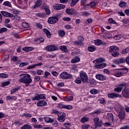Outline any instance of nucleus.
Segmentation results:
<instances>
[{"label": "nucleus", "instance_id": "nucleus-1", "mask_svg": "<svg viewBox=\"0 0 129 129\" xmlns=\"http://www.w3.org/2000/svg\"><path fill=\"white\" fill-rule=\"evenodd\" d=\"M128 72V69L126 67H124L123 68L114 70L113 71V75L116 77H121L123 76V74H125Z\"/></svg>", "mask_w": 129, "mask_h": 129}, {"label": "nucleus", "instance_id": "nucleus-2", "mask_svg": "<svg viewBox=\"0 0 129 129\" xmlns=\"http://www.w3.org/2000/svg\"><path fill=\"white\" fill-rule=\"evenodd\" d=\"M21 76H22V78L19 79L20 82L24 84H30L33 82V80L31 79V75L29 74H22Z\"/></svg>", "mask_w": 129, "mask_h": 129}, {"label": "nucleus", "instance_id": "nucleus-3", "mask_svg": "<svg viewBox=\"0 0 129 129\" xmlns=\"http://www.w3.org/2000/svg\"><path fill=\"white\" fill-rule=\"evenodd\" d=\"M57 116H58V120L59 122H64L65 121V118L66 117V113L64 112H58Z\"/></svg>", "mask_w": 129, "mask_h": 129}, {"label": "nucleus", "instance_id": "nucleus-4", "mask_svg": "<svg viewBox=\"0 0 129 129\" xmlns=\"http://www.w3.org/2000/svg\"><path fill=\"white\" fill-rule=\"evenodd\" d=\"M80 76L83 83H87V82H88V76L86 73L81 71L80 74Z\"/></svg>", "mask_w": 129, "mask_h": 129}, {"label": "nucleus", "instance_id": "nucleus-5", "mask_svg": "<svg viewBox=\"0 0 129 129\" xmlns=\"http://www.w3.org/2000/svg\"><path fill=\"white\" fill-rule=\"evenodd\" d=\"M59 76L61 79H64V80H67V79L71 80L73 78V76H72V75L69 74H68V73L66 72L61 73L59 75Z\"/></svg>", "mask_w": 129, "mask_h": 129}, {"label": "nucleus", "instance_id": "nucleus-6", "mask_svg": "<svg viewBox=\"0 0 129 129\" xmlns=\"http://www.w3.org/2000/svg\"><path fill=\"white\" fill-rule=\"evenodd\" d=\"M93 121L96 128H97V127H101V126H102V120H99V118H98V117L94 118Z\"/></svg>", "mask_w": 129, "mask_h": 129}, {"label": "nucleus", "instance_id": "nucleus-7", "mask_svg": "<svg viewBox=\"0 0 129 129\" xmlns=\"http://www.w3.org/2000/svg\"><path fill=\"white\" fill-rule=\"evenodd\" d=\"M122 95L124 98H129V85H126L122 90Z\"/></svg>", "mask_w": 129, "mask_h": 129}, {"label": "nucleus", "instance_id": "nucleus-8", "mask_svg": "<svg viewBox=\"0 0 129 129\" xmlns=\"http://www.w3.org/2000/svg\"><path fill=\"white\" fill-rule=\"evenodd\" d=\"M126 85V83L125 82L116 85L115 88L114 89V91H115V92H120L121 91H122L123 87H124Z\"/></svg>", "mask_w": 129, "mask_h": 129}, {"label": "nucleus", "instance_id": "nucleus-9", "mask_svg": "<svg viewBox=\"0 0 129 129\" xmlns=\"http://www.w3.org/2000/svg\"><path fill=\"white\" fill-rule=\"evenodd\" d=\"M58 21H59V18L57 16H52L51 17L48 18L47 22L48 24H50L51 25H54L56 24Z\"/></svg>", "mask_w": 129, "mask_h": 129}, {"label": "nucleus", "instance_id": "nucleus-10", "mask_svg": "<svg viewBox=\"0 0 129 129\" xmlns=\"http://www.w3.org/2000/svg\"><path fill=\"white\" fill-rule=\"evenodd\" d=\"M46 51H48V52L54 51H57L58 47L55 44L48 45L45 47Z\"/></svg>", "mask_w": 129, "mask_h": 129}, {"label": "nucleus", "instance_id": "nucleus-11", "mask_svg": "<svg viewBox=\"0 0 129 129\" xmlns=\"http://www.w3.org/2000/svg\"><path fill=\"white\" fill-rule=\"evenodd\" d=\"M40 66H43V62H39L38 63L32 64L30 66H29L27 69V70H30L31 69H34V68H36V67H40Z\"/></svg>", "mask_w": 129, "mask_h": 129}, {"label": "nucleus", "instance_id": "nucleus-12", "mask_svg": "<svg viewBox=\"0 0 129 129\" xmlns=\"http://www.w3.org/2000/svg\"><path fill=\"white\" fill-rule=\"evenodd\" d=\"M66 13L68 15H70L71 16H73V15H75L76 14V10L72 8V9H69L67 8L66 10Z\"/></svg>", "mask_w": 129, "mask_h": 129}, {"label": "nucleus", "instance_id": "nucleus-13", "mask_svg": "<svg viewBox=\"0 0 129 129\" xmlns=\"http://www.w3.org/2000/svg\"><path fill=\"white\" fill-rule=\"evenodd\" d=\"M48 103L45 100H39L37 103V106L39 107H42V106H46Z\"/></svg>", "mask_w": 129, "mask_h": 129}, {"label": "nucleus", "instance_id": "nucleus-14", "mask_svg": "<svg viewBox=\"0 0 129 129\" xmlns=\"http://www.w3.org/2000/svg\"><path fill=\"white\" fill-rule=\"evenodd\" d=\"M95 77L96 79L100 80V81H104L106 80V77L101 74H96Z\"/></svg>", "mask_w": 129, "mask_h": 129}, {"label": "nucleus", "instance_id": "nucleus-15", "mask_svg": "<svg viewBox=\"0 0 129 129\" xmlns=\"http://www.w3.org/2000/svg\"><path fill=\"white\" fill-rule=\"evenodd\" d=\"M113 63L116 65H119V64H122V63L125 62V59L124 58H120L119 59H114L113 61Z\"/></svg>", "mask_w": 129, "mask_h": 129}, {"label": "nucleus", "instance_id": "nucleus-16", "mask_svg": "<svg viewBox=\"0 0 129 129\" xmlns=\"http://www.w3.org/2000/svg\"><path fill=\"white\" fill-rule=\"evenodd\" d=\"M42 9L45 11L46 14L47 16H49L51 14V10H50V7L48 5H43Z\"/></svg>", "mask_w": 129, "mask_h": 129}, {"label": "nucleus", "instance_id": "nucleus-17", "mask_svg": "<svg viewBox=\"0 0 129 129\" xmlns=\"http://www.w3.org/2000/svg\"><path fill=\"white\" fill-rule=\"evenodd\" d=\"M1 14H2L3 17H7V18H13L14 15L6 11H1Z\"/></svg>", "mask_w": 129, "mask_h": 129}, {"label": "nucleus", "instance_id": "nucleus-18", "mask_svg": "<svg viewBox=\"0 0 129 129\" xmlns=\"http://www.w3.org/2000/svg\"><path fill=\"white\" fill-rule=\"evenodd\" d=\"M65 8H66L65 5L56 4L54 9V10H56V11H60V10H61V9H65Z\"/></svg>", "mask_w": 129, "mask_h": 129}, {"label": "nucleus", "instance_id": "nucleus-19", "mask_svg": "<svg viewBox=\"0 0 129 129\" xmlns=\"http://www.w3.org/2000/svg\"><path fill=\"white\" fill-rule=\"evenodd\" d=\"M42 3H43V0H37L35 4L32 6V9L40 8L42 6Z\"/></svg>", "mask_w": 129, "mask_h": 129}, {"label": "nucleus", "instance_id": "nucleus-20", "mask_svg": "<svg viewBox=\"0 0 129 129\" xmlns=\"http://www.w3.org/2000/svg\"><path fill=\"white\" fill-rule=\"evenodd\" d=\"M107 97L108 98H111L112 99H113V98L119 97V95L115 93H109L107 94Z\"/></svg>", "mask_w": 129, "mask_h": 129}, {"label": "nucleus", "instance_id": "nucleus-21", "mask_svg": "<svg viewBox=\"0 0 129 129\" xmlns=\"http://www.w3.org/2000/svg\"><path fill=\"white\" fill-rule=\"evenodd\" d=\"M114 109L116 112H117L118 114L124 111L123 110H122V107H121L120 105H116Z\"/></svg>", "mask_w": 129, "mask_h": 129}, {"label": "nucleus", "instance_id": "nucleus-22", "mask_svg": "<svg viewBox=\"0 0 129 129\" xmlns=\"http://www.w3.org/2000/svg\"><path fill=\"white\" fill-rule=\"evenodd\" d=\"M107 118L109 122H113V114L112 113H107Z\"/></svg>", "mask_w": 129, "mask_h": 129}, {"label": "nucleus", "instance_id": "nucleus-23", "mask_svg": "<svg viewBox=\"0 0 129 129\" xmlns=\"http://www.w3.org/2000/svg\"><path fill=\"white\" fill-rule=\"evenodd\" d=\"M11 60L13 61V62H16V64L18 65V64H20V62H21V60H18V56L16 55H13L11 56Z\"/></svg>", "mask_w": 129, "mask_h": 129}, {"label": "nucleus", "instance_id": "nucleus-24", "mask_svg": "<svg viewBox=\"0 0 129 129\" xmlns=\"http://www.w3.org/2000/svg\"><path fill=\"white\" fill-rule=\"evenodd\" d=\"M125 116V112L124 111L118 114V117L120 120H123Z\"/></svg>", "mask_w": 129, "mask_h": 129}, {"label": "nucleus", "instance_id": "nucleus-25", "mask_svg": "<svg viewBox=\"0 0 129 129\" xmlns=\"http://www.w3.org/2000/svg\"><path fill=\"white\" fill-rule=\"evenodd\" d=\"M71 62L72 64L78 63V62H80V58L78 56H76L75 58L71 59Z\"/></svg>", "mask_w": 129, "mask_h": 129}, {"label": "nucleus", "instance_id": "nucleus-26", "mask_svg": "<svg viewBox=\"0 0 129 129\" xmlns=\"http://www.w3.org/2000/svg\"><path fill=\"white\" fill-rule=\"evenodd\" d=\"M106 66V63H103L101 64H96L94 65V67L95 68H97L98 69H102V68H104Z\"/></svg>", "mask_w": 129, "mask_h": 129}, {"label": "nucleus", "instance_id": "nucleus-27", "mask_svg": "<svg viewBox=\"0 0 129 129\" xmlns=\"http://www.w3.org/2000/svg\"><path fill=\"white\" fill-rule=\"evenodd\" d=\"M118 47L115 46H112L109 47V52L110 53H113V52H115L116 51H118Z\"/></svg>", "mask_w": 129, "mask_h": 129}, {"label": "nucleus", "instance_id": "nucleus-28", "mask_svg": "<svg viewBox=\"0 0 129 129\" xmlns=\"http://www.w3.org/2000/svg\"><path fill=\"white\" fill-rule=\"evenodd\" d=\"M43 32L46 34L47 38H48V39H50V38H51V32H50V31H49V30L47 29L46 28H44Z\"/></svg>", "mask_w": 129, "mask_h": 129}, {"label": "nucleus", "instance_id": "nucleus-29", "mask_svg": "<svg viewBox=\"0 0 129 129\" xmlns=\"http://www.w3.org/2000/svg\"><path fill=\"white\" fill-rule=\"evenodd\" d=\"M87 50L89 52H94L96 51V47L94 45H90L88 47Z\"/></svg>", "mask_w": 129, "mask_h": 129}, {"label": "nucleus", "instance_id": "nucleus-30", "mask_svg": "<svg viewBox=\"0 0 129 129\" xmlns=\"http://www.w3.org/2000/svg\"><path fill=\"white\" fill-rule=\"evenodd\" d=\"M44 120L46 122H47V123H51V122H54V119L49 117H45Z\"/></svg>", "mask_w": 129, "mask_h": 129}, {"label": "nucleus", "instance_id": "nucleus-31", "mask_svg": "<svg viewBox=\"0 0 129 129\" xmlns=\"http://www.w3.org/2000/svg\"><path fill=\"white\" fill-rule=\"evenodd\" d=\"M34 47H24L22 48L23 51L24 52H31L34 50Z\"/></svg>", "mask_w": 129, "mask_h": 129}, {"label": "nucleus", "instance_id": "nucleus-32", "mask_svg": "<svg viewBox=\"0 0 129 129\" xmlns=\"http://www.w3.org/2000/svg\"><path fill=\"white\" fill-rule=\"evenodd\" d=\"M94 44L96 46H100L103 44V42L100 39H96L94 41Z\"/></svg>", "mask_w": 129, "mask_h": 129}, {"label": "nucleus", "instance_id": "nucleus-33", "mask_svg": "<svg viewBox=\"0 0 129 129\" xmlns=\"http://www.w3.org/2000/svg\"><path fill=\"white\" fill-rule=\"evenodd\" d=\"M59 50H61L63 53H67V52H68V50H67V47L65 45L60 46Z\"/></svg>", "mask_w": 129, "mask_h": 129}, {"label": "nucleus", "instance_id": "nucleus-34", "mask_svg": "<svg viewBox=\"0 0 129 129\" xmlns=\"http://www.w3.org/2000/svg\"><path fill=\"white\" fill-rule=\"evenodd\" d=\"M32 100L35 101V100L40 101V94H35L34 97L32 98Z\"/></svg>", "mask_w": 129, "mask_h": 129}, {"label": "nucleus", "instance_id": "nucleus-35", "mask_svg": "<svg viewBox=\"0 0 129 129\" xmlns=\"http://www.w3.org/2000/svg\"><path fill=\"white\" fill-rule=\"evenodd\" d=\"M105 61V59L102 57H100L99 59H97L96 60H94V63H102V62H104Z\"/></svg>", "mask_w": 129, "mask_h": 129}, {"label": "nucleus", "instance_id": "nucleus-36", "mask_svg": "<svg viewBox=\"0 0 129 129\" xmlns=\"http://www.w3.org/2000/svg\"><path fill=\"white\" fill-rule=\"evenodd\" d=\"M89 120V118L87 117H83L81 119V122L82 123H85V122H87Z\"/></svg>", "mask_w": 129, "mask_h": 129}, {"label": "nucleus", "instance_id": "nucleus-37", "mask_svg": "<svg viewBox=\"0 0 129 129\" xmlns=\"http://www.w3.org/2000/svg\"><path fill=\"white\" fill-rule=\"evenodd\" d=\"M58 34L59 37H64L65 36V31L64 30H58Z\"/></svg>", "mask_w": 129, "mask_h": 129}, {"label": "nucleus", "instance_id": "nucleus-38", "mask_svg": "<svg viewBox=\"0 0 129 129\" xmlns=\"http://www.w3.org/2000/svg\"><path fill=\"white\" fill-rule=\"evenodd\" d=\"M38 41H39L40 43H43V42H45V39L43 37H38L35 39V42H38Z\"/></svg>", "mask_w": 129, "mask_h": 129}, {"label": "nucleus", "instance_id": "nucleus-39", "mask_svg": "<svg viewBox=\"0 0 129 129\" xmlns=\"http://www.w3.org/2000/svg\"><path fill=\"white\" fill-rule=\"evenodd\" d=\"M89 83H90L91 85H94L95 83H96V81L93 78H90L89 80Z\"/></svg>", "mask_w": 129, "mask_h": 129}, {"label": "nucleus", "instance_id": "nucleus-40", "mask_svg": "<svg viewBox=\"0 0 129 129\" xmlns=\"http://www.w3.org/2000/svg\"><path fill=\"white\" fill-rule=\"evenodd\" d=\"M10 84H11V81H8L7 82L2 83V87H6V86H8L10 85Z\"/></svg>", "mask_w": 129, "mask_h": 129}, {"label": "nucleus", "instance_id": "nucleus-41", "mask_svg": "<svg viewBox=\"0 0 129 129\" xmlns=\"http://www.w3.org/2000/svg\"><path fill=\"white\" fill-rule=\"evenodd\" d=\"M111 55L113 56V57H118L119 55V53H118V50H116L112 53H111Z\"/></svg>", "mask_w": 129, "mask_h": 129}, {"label": "nucleus", "instance_id": "nucleus-42", "mask_svg": "<svg viewBox=\"0 0 129 129\" xmlns=\"http://www.w3.org/2000/svg\"><path fill=\"white\" fill-rule=\"evenodd\" d=\"M21 129H32L31 125L26 124L24 125Z\"/></svg>", "mask_w": 129, "mask_h": 129}, {"label": "nucleus", "instance_id": "nucleus-43", "mask_svg": "<svg viewBox=\"0 0 129 129\" xmlns=\"http://www.w3.org/2000/svg\"><path fill=\"white\" fill-rule=\"evenodd\" d=\"M90 92L91 94H98V93H99V91L97 89H94L91 90Z\"/></svg>", "mask_w": 129, "mask_h": 129}, {"label": "nucleus", "instance_id": "nucleus-44", "mask_svg": "<svg viewBox=\"0 0 129 129\" xmlns=\"http://www.w3.org/2000/svg\"><path fill=\"white\" fill-rule=\"evenodd\" d=\"M64 109H68V110H71L73 109V106L71 105H65Z\"/></svg>", "mask_w": 129, "mask_h": 129}, {"label": "nucleus", "instance_id": "nucleus-45", "mask_svg": "<svg viewBox=\"0 0 129 129\" xmlns=\"http://www.w3.org/2000/svg\"><path fill=\"white\" fill-rule=\"evenodd\" d=\"M119 7L120 8H124L126 7V3L123 1H121L119 4Z\"/></svg>", "mask_w": 129, "mask_h": 129}, {"label": "nucleus", "instance_id": "nucleus-46", "mask_svg": "<svg viewBox=\"0 0 129 129\" xmlns=\"http://www.w3.org/2000/svg\"><path fill=\"white\" fill-rule=\"evenodd\" d=\"M3 6H5L6 7H9V8H12V4L9 1H5L3 3Z\"/></svg>", "mask_w": 129, "mask_h": 129}, {"label": "nucleus", "instance_id": "nucleus-47", "mask_svg": "<svg viewBox=\"0 0 129 129\" xmlns=\"http://www.w3.org/2000/svg\"><path fill=\"white\" fill-rule=\"evenodd\" d=\"M79 2V0H72V2L71 3V7H74V6H75V5H76Z\"/></svg>", "mask_w": 129, "mask_h": 129}, {"label": "nucleus", "instance_id": "nucleus-48", "mask_svg": "<svg viewBox=\"0 0 129 129\" xmlns=\"http://www.w3.org/2000/svg\"><path fill=\"white\" fill-rule=\"evenodd\" d=\"M22 26L23 27V28H29L30 24H29V23L26 22H23L22 24Z\"/></svg>", "mask_w": 129, "mask_h": 129}, {"label": "nucleus", "instance_id": "nucleus-49", "mask_svg": "<svg viewBox=\"0 0 129 129\" xmlns=\"http://www.w3.org/2000/svg\"><path fill=\"white\" fill-rule=\"evenodd\" d=\"M108 21L109 24H113L114 25H116V22H115V21H114V20L111 18H109Z\"/></svg>", "mask_w": 129, "mask_h": 129}, {"label": "nucleus", "instance_id": "nucleus-50", "mask_svg": "<svg viewBox=\"0 0 129 129\" xmlns=\"http://www.w3.org/2000/svg\"><path fill=\"white\" fill-rule=\"evenodd\" d=\"M29 63L27 61L26 62H21L19 65V67H21L22 68V67L29 65Z\"/></svg>", "mask_w": 129, "mask_h": 129}, {"label": "nucleus", "instance_id": "nucleus-51", "mask_svg": "<svg viewBox=\"0 0 129 129\" xmlns=\"http://www.w3.org/2000/svg\"><path fill=\"white\" fill-rule=\"evenodd\" d=\"M90 127V125L88 124H84L82 125V129H88V128Z\"/></svg>", "mask_w": 129, "mask_h": 129}, {"label": "nucleus", "instance_id": "nucleus-52", "mask_svg": "<svg viewBox=\"0 0 129 129\" xmlns=\"http://www.w3.org/2000/svg\"><path fill=\"white\" fill-rule=\"evenodd\" d=\"M92 113L93 114H100V113H101V110L100 109H96Z\"/></svg>", "mask_w": 129, "mask_h": 129}, {"label": "nucleus", "instance_id": "nucleus-53", "mask_svg": "<svg viewBox=\"0 0 129 129\" xmlns=\"http://www.w3.org/2000/svg\"><path fill=\"white\" fill-rule=\"evenodd\" d=\"M78 40L79 42L83 44V42L84 41V38L82 36H80L78 37Z\"/></svg>", "mask_w": 129, "mask_h": 129}, {"label": "nucleus", "instance_id": "nucleus-54", "mask_svg": "<svg viewBox=\"0 0 129 129\" xmlns=\"http://www.w3.org/2000/svg\"><path fill=\"white\" fill-rule=\"evenodd\" d=\"M9 77V75L7 74H0V78H8Z\"/></svg>", "mask_w": 129, "mask_h": 129}, {"label": "nucleus", "instance_id": "nucleus-55", "mask_svg": "<svg viewBox=\"0 0 129 129\" xmlns=\"http://www.w3.org/2000/svg\"><path fill=\"white\" fill-rule=\"evenodd\" d=\"M7 31H8V28L6 27L0 28V34H2V33H5V32H7Z\"/></svg>", "mask_w": 129, "mask_h": 129}, {"label": "nucleus", "instance_id": "nucleus-56", "mask_svg": "<svg viewBox=\"0 0 129 129\" xmlns=\"http://www.w3.org/2000/svg\"><path fill=\"white\" fill-rule=\"evenodd\" d=\"M129 51V48L127 47L121 51L122 54H127Z\"/></svg>", "mask_w": 129, "mask_h": 129}, {"label": "nucleus", "instance_id": "nucleus-57", "mask_svg": "<svg viewBox=\"0 0 129 129\" xmlns=\"http://www.w3.org/2000/svg\"><path fill=\"white\" fill-rule=\"evenodd\" d=\"M43 73H44V71L42 70H37L36 71V74H37V75H42Z\"/></svg>", "mask_w": 129, "mask_h": 129}, {"label": "nucleus", "instance_id": "nucleus-58", "mask_svg": "<svg viewBox=\"0 0 129 129\" xmlns=\"http://www.w3.org/2000/svg\"><path fill=\"white\" fill-rule=\"evenodd\" d=\"M96 6V3L95 2H92L90 3V7L92 9V8H94Z\"/></svg>", "mask_w": 129, "mask_h": 129}, {"label": "nucleus", "instance_id": "nucleus-59", "mask_svg": "<svg viewBox=\"0 0 129 129\" xmlns=\"http://www.w3.org/2000/svg\"><path fill=\"white\" fill-rule=\"evenodd\" d=\"M82 81V80H81V78H78V79H76V80L75 81V82L77 84H81Z\"/></svg>", "mask_w": 129, "mask_h": 129}, {"label": "nucleus", "instance_id": "nucleus-60", "mask_svg": "<svg viewBox=\"0 0 129 129\" xmlns=\"http://www.w3.org/2000/svg\"><path fill=\"white\" fill-rule=\"evenodd\" d=\"M74 44L75 45H76L77 46H81L82 45V43L79 41H74Z\"/></svg>", "mask_w": 129, "mask_h": 129}, {"label": "nucleus", "instance_id": "nucleus-61", "mask_svg": "<svg viewBox=\"0 0 129 129\" xmlns=\"http://www.w3.org/2000/svg\"><path fill=\"white\" fill-rule=\"evenodd\" d=\"M19 88H14L13 89H12L11 91V94H14V93H15V92H16V91H19Z\"/></svg>", "mask_w": 129, "mask_h": 129}, {"label": "nucleus", "instance_id": "nucleus-62", "mask_svg": "<svg viewBox=\"0 0 129 129\" xmlns=\"http://www.w3.org/2000/svg\"><path fill=\"white\" fill-rule=\"evenodd\" d=\"M99 102L101 104H104L105 103V100L104 98H101L99 99Z\"/></svg>", "mask_w": 129, "mask_h": 129}, {"label": "nucleus", "instance_id": "nucleus-63", "mask_svg": "<svg viewBox=\"0 0 129 129\" xmlns=\"http://www.w3.org/2000/svg\"><path fill=\"white\" fill-rule=\"evenodd\" d=\"M36 27L38 28V29H42V28H43L42 24L40 23H36Z\"/></svg>", "mask_w": 129, "mask_h": 129}, {"label": "nucleus", "instance_id": "nucleus-64", "mask_svg": "<svg viewBox=\"0 0 129 129\" xmlns=\"http://www.w3.org/2000/svg\"><path fill=\"white\" fill-rule=\"evenodd\" d=\"M123 22L124 25H127V26H129V19H125L123 20Z\"/></svg>", "mask_w": 129, "mask_h": 129}]
</instances>
